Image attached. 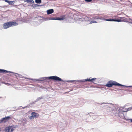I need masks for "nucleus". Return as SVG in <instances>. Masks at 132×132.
Instances as JSON below:
<instances>
[{
  "mask_svg": "<svg viewBox=\"0 0 132 132\" xmlns=\"http://www.w3.org/2000/svg\"><path fill=\"white\" fill-rule=\"evenodd\" d=\"M50 80H53L57 82H84L85 81L93 82L95 80H97L98 79L96 78H92L91 77L87 78L86 79L80 80H64L56 76H53L49 77Z\"/></svg>",
  "mask_w": 132,
  "mask_h": 132,
  "instance_id": "f257e3e1",
  "label": "nucleus"
},
{
  "mask_svg": "<svg viewBox=\"0 0 132 132\" xmlns=\"http://www.w3.org/2000/svg\"><path fill=\"white\" fill-rule=\"evenodd\" d=\"M105 20L108 21H114L118 22H128V19L124 17H119L118 19H105Z\"/></svg>",
  "mask_w": 132,
  "mask_h": 132,
  "instance_id": "f03ea898",
  "label": "nucleus"
},
{
  "mask_svg": "<svg viewBox=\"0 0 132 132\" xmlns=\"http://www.w3.org/2000/svg\"><path fill=\"white\" fill-rule=\"evenodd\" d=\"M18 25V24L15 22L10 21L4 23L3 27L4 29H6L13 26H16Z\"/></svg>",
  "mask_w": 132,
  "mask_h": 132,
  "instance_id": "7ed1b4c3",
  "label": "nucleus"
},
{
  "mask_svg": "<svg viewBox=\"0 0 132 132\" xmlns=\"http://www.w3.org/2000/svg\"><path fill=\"white\" fill-rule=\"evenodd\" d=\"M118 85L120 86H123L125 87H127V86H126L122 85L121 84H119V83H110L108 84L105 85L108 87H112L113 85Z\"/></svg>",
  "mask_w": 132,
  "mask_h": 132,
  "instance_id": "20e7f679",
  "label": "nucleus"
},
{
  "mask_svg": "<svg viewBox=\"0 0 132 132\" xmlns=\"http://www.w3.org/2000/svg\"><path fill=\"white\" fill-rule=\"evenodd\" d=\"M14 127L12 126L6 127L5 129V132H12L14 129Z\"/></svg>",
  "mask_w": 132,
  "mask_h": 132,
  "instance_id": "39448f33",
  "label": "nucleus"
},
{
  "mask_svg": "<svg viewBox=\"0 0 132 132\" xmlns=\"http://www.w3.org/2000/svg\"><path fill=\"white\" fill-rule=\"evenodd\" d=\"M36 80L37 81L49 82L50 81L49 77L41 78L38 79H37Z\"/></svg>",
  "mask_w": 132,
  "mask_h": 132,
  "instance_id": "423d86ee",
  "label": "nucleus"
},
{
  "mask_svg": "<svg viewBox=\"0 0 132 132\" xmlns=\"http://www.w3.org/2000/svg\"><path fill=\"white\" fill-rule=\"evenodd\" d=\"M11 117L9 116L2 118L0 120V122H3L5 123Z\"/></svg>",
  "mask_w": 132,
  "mask_h": 132,
  "instance_id": "0eeeda50",
  "label": "nucleus"
},
{
  "mask_svg": "<svg viewBox=\"0 0 132 132\" xmlns=\"http://www.w3.org/2000/svg\"><path fill=\"white\" fill-rule=\"evenodd\" d=\"M31 114L33 116L34 118H36L38 117L39 116L38 113L35 112H32Z\"/></svg>",
  "mask_w": 132,
  "mask_h": 132,
  "instance_id": "6e6552de",
  "label": "nucleus"
},
{
  "mask_svg": "<svg viewBox=\"0 0 132 132\" xmlns=\"http://www.w3.org/2000/svg\"><path fill=\"white\" fill-rule=\"evenodd\" d=\"M54 12V11L53 9L49 10L47 11V14H50Z\"/></svg>",
  "mask_w": 132,
  "mask_h": 132,
  "instance_id": "1a4fd4ad",
  "label": "nucleus"
},
{
  "mask_svg": "<svg viewBox=\"0 0 132 132\" xmlns=\"http://www.w3.org/2000/svg\"><path fill=\"white\" fill-rule=\"evenodd\" d=\"M25 2H27L29 3H34V2L33 0H25Z\"/></svg>",
  "mask_w": 132,
  "mask_h": 132,
  "instance_id": "9d476101",
  "label": "nucleus"
},
{
  "mask_svg": "<svg viewBox=\"0 0 132 132\" xmlns=\"http://www.w3.org/2000/svg\"><path fill=\"white\" fill-rule=\"evenodd\" d=\"M9 72V71L4 70L0 69V73H8Z\"/></svg>",
  "mask_w": 132,
  "mask_h": 132,
  "instance_id": "9b49d317",
  "label": "nucleus"
},
{
  "mask_svg": "<svg viewBox=\"0 0 132 132\" xmlns=\"http://www.w3.org/2000/svg\"><path fill=\"white\" fill-rule=\"evenodd\" d=\"M35 2L36 3L39 4L41 3L42 2L41 0H35Z\"/></svg>",
  "mask_w": 132,
  "mask_h": 132,
  "instance_id": "f8f14e48",
  "label": "nucleus"
},
{
  "mask_svg": "<svg viewBox=\"0 0 132 132\" xmlns=\"http://www.w3.org/2000/svg\"><path fill=\"white\" fill-rule=\"evenodd\" d=\"M55 19V20H64V19H61V18H57L56 19Z\"/></svg>",
  "mask_w": 132,
  "mask_h": 132,
  "instance_id": "ddd939ff",
  "label": "nucleus"
},
{
  "mask_svg": "<svg viewBox=\"0 0 132 132\" xmlns=\"http://www.w3.org/2000/svg\"><path fill=\"white\" fill-rule=\"evenodd\" d=\"M29 118L30 119H34V118L33 117V116L32 115H31V116H30L29 117Z\"/></svg>",
  "mask_w": 132,
  "mask_h": 132,
  "instance_id": "4468645a",
  "label": "nucleus"
},
{
  "mask_svg": "<svg viewBox=\"0 0 132 132\" xmlns=\"http://www.w3.org/2000/svg\"><path fill=\"white\" fill-rule=\"evenodd\" d=\"M98 19V18L96 16H93L92 18V19Z\"/></svg>",
  "mask_w": 132,
  "mask_h": 132,
  "instance_id": "2eb2a0df",
  "label": "nucleus"
},
{
  "mask_svg": "<svg viewBox=\"0 0 132 132\" xmlns=\"http://www.w3.org/2000/svg\"><path fill=\"white\" fill-rule=\"evenodd\" d=\"M96 22H97L95 21H92L90 22V23L91 24L93 23H96Z\"/></svg>",
  "mask_w": 132,
  "mask_h": 132,
  "instance_id": "dca6fc26",
  "label": "nucleus"
},
{
  "mask_svg": "<svg viewBox=\"0 0 132 132\" xmlns=\"http://www.w3.org/2000/svg\"><path fill=\"white\" fill-rule=\"evenodd\" d=\"M10 1V2H9V4H13L14 3H13V2H14V3L15 2L14 1Z\"/></svg>",
  "mask_w": 132,
  "mask_h": 132,
  "instance_id": "f3484780",
  "label": "nucleus"
},
{
  "mask_svg": "<svg viewBox=\"0 0 132 132\" xmlns=\"http://www.w3.org/2000/svg\"><path fill=\"white\" fill-rule=\"evenodd\" d=\"M65 15H63L61 16V19H64V20L65 19Z\"/></svg>",
  "mask_w": 132,
  "mask_h": 132,
  "instance_id": "a211bd4d",
  "label": "nucleus"
},
{
  "mask_svg": "<svg viewBox=\"0 0 132 132\" xmlns=\"http://www.w3.org/2000/svg\"><path fill=\"white\" fill-rule=\"evenodd\" d=\"M108 82L110 83V82H117L111 80V81H108Z\"/></svg>",
  "mask_w": 132,
  "mask_h": 132,
  "instance_id": "6ab92c4d",
  "label": "nucleus"
},
{
  "mask_svg": "<svg viewBox=\"0 0 132 132\" xmlns=\"http://www.w3.org/2000/svg\"><path fill=\"white\" fill-rule=\"evenodd\" d=\"M4 1L6 2L7 3L9 4V2H10V1H8L7 0H4Z\"/></svg>",
  "mask_w": 132,
  "mask_h": 132,
  "instance_id": "aec40b11",
  "label": "nucleus"
},
{
  "mask_svg": "<svg viewBox=\"0 0 132 132\" xmlns=\"http://www.w3.org/2000/svg\"><path fill=\"white\" fill-rule=\"evenodd\" d=\"M85 1L87 2H91L92 0H85Z\"/></svg>",
  "mask_w": 132,
  "mask_h": 132,
  "instance_id": "412c9836",
  "label": "nucleus"
},
{
  "mask_svg": "<svg viewBox=\"0 0 132 132\" xmlns=\"http://www.w3.org/2000/svg\"><path fill=\"white\" fill-rule=\"evenodd\" d=\"M4 84H5L8 85V86H9V85H10V84L9 83H4Z\"/></svg>",
  "mask_w": 132,
  "mask_h": 132,
  "instance_id": "4be33fe9",
  "label": "nucleus"
},
{
  "mask_svg": "<svg viewBox=\"0 0 132 132\" xmlns=\"http://www.w3.org/2000/svg\"><path fill=\"white\" fill-rule=\"evenodd\" d=\"M19 76L20 77V78H23V77H22V75H19Z\"/></svg>",
  "mask_w": 132,
  "mask_h": 132,
  "instance_id": "5701e85b",
  "label": "nucleus"
},
{
  "mask_svg": "<svg viewBox=\"0 0 132 132\" xmlns=\"http://www.w3.org/2000/svg\"><path fill=\"white\" fill-rule=\"evenodd\" d=\"M35 5L36 6L38 5H37V4H35V5Z\"/></svg>",
  "mask_w": 132,
  "mask_h": 132,
  "instance_id": "b1692460",
  "label": "nucleus"
},
{
  "mask_svg": "<svg viewBox=\"0 0 132 132\" xmlns=\"http://www.w3.org/2000/svg\"><path fill=\"white\" fill-rule=\"evenodd\" d=\"M130 121L132 122V119L130 120Z\"/></svg>",
  "mask_w": 132,
  "mask_h": 132,
  "instance_id": "393cba45",
  "label": "nucleus"
},
{
  "mask_svg": "<svg viewBox=\"0 0 132 132\" xmlns=\"http://www.w3.org/2000/svg\"><path fill=\"white\" fill-rule=\"evenodd\" d=\"M1 130V128H0V131Z\"/></svg>",
  "mask_w": 132,
  "mask_h": 132,
  "instance_id": "a878e982",
  "label": "nucleus"
}]
</instances>
